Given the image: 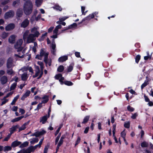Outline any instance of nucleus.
<instances>
[{
  "mask_svg": "<svg viewBox=\"0 0 153 153\" xmlns=\"http://www.w3.org/2000/svg\"><path fill=\"white\" fill-rule=\"evenodd\" d=\"M33 5L31 1L27 0L23 6V10L26 15H29L32 12Z\"/></svg>",
  "mask_w": 153,
  "mask_h": 153,
  "instance_id": "f257e3e1",
  "label": "nucleus"
},
{
  "mask_svg": "<svg viewBox=\"0 0 153 153\" xmlns=\"http://www.w3.org/2000/svg\"><path fill=\"white\" fill-rule=\"evenodd\" d=\"M42 99L43 100L41 102H40L37 105V108L39 110L42 107V103H46L49 101V96L47 95H45L42 98Z\"/></svg>",
  "mask_w": 153,
  "mask_h": 153,
  "instance_id": "f03ea898",
  "label": "nucleus"
},
{
  "mask_svg": "<svg viewBox=\"0 0 153 153\" xmlns=\"http://www.w3.org/2000/svg\"><path fill=\"white\" fill-rule=\"evenodd\" d=\"M44 49H45L43 48L41 49L40 51V55L41 56H44V62L47 65L48 62V52H45L44 50Z\"/></svg>",
  "mask_w": 153,
  "mask_h": 153,
  "instance_id": "7ed1b4c3",
  "label": "nucleus"
},
{
  "mask_svg": "<svg viewBox=\"0 0 153 153\" xmlns=\"http://www.w3.org/2000/svg\"><path fill=\"white\" fill-rule=\"evenodd\" d=\"M14 15V13L13 10H9L8 11L6 12L4 15V17L5 19H8L9 18L13 17Z\"/></svg>",
  "mask_w": 153,
  "mask_h": 153,
  "instance_id": "20e7f679",
  "label": "nucleus"
},
{
  "mask_svg": "<svg viewBox=\"0 0 153 153\" xmlns=\"http://www.w3.org/2000/svg\"><path fill=\"white\" fill-rule=\"evenodd\" d=\"M46 133L45 131L44 130H42V131H37L35 132L33 134L30 135V136H34L36 137H39L40 136H42L44 135Z\"/></svg>",
  "mask_w": 153,
  "mask_h": 153,
  "instance_id": "39448f33",
  "label": "nucleus"
},
{
  "mask_svg": "<svg viewBox=\"0 0 153 153\" xmlns=\"http://www.w3.org/2000/svg\"><path fill=\"white\" fill-rule=\"evenodd\" d=\"M77 26V24L76 23H74L73 24L69 25L68 27H65L64 29L62 30L61 32L62 33H63L66 30L68 29L75 28Z\"/></svg>",
  "mask_w": 153,
  "mask_h": 153,
  "instance_id": "423d86ee",
  "label": "nucleus"
},
{
  "mask_svg": "<svg viewBox=\"0 0 153 153\" xmlns=\"http://www.w3.org/2000/svg\"><path fill=\"white\" fill-rule=\"evenodd\" d=\"M13 64V60L11 57L9 58L7 61V67L8 69H10L12 68Z\"/></svg>",
  "mask_w": 153,
  "mask_h": 153,
  "instance_id": "0eeeda50",
  "label": "nucleus"
},
{
  "mask_svg": "<svg viewBox=\"0 0 153 153\" xmlns=\"http://www.w3.org/2000/svg\"><path fill=\"white\" fill-rule=\"evenodd\" d=\"M15 27V24L13 23H10L8 24L5 27L6 31H10L13 29Z\"/></svg>",
  "mask_w": 153,
  "mask_h": 153,
  "instance_id": "6e6552de",
  "label": "nucleus"
},
{
  "mask_svg": "<svg viewBox=\"0 0 153 153\" xmlns=\"http://www.w3.org/2000/svg\"><path fill=\"white\" fill-rule=\"evenodd\" d=\"M29 24V21L27 19H25L21 23V27L24 28L27 27Z\"/></svg>",
  "mask_w": 153,
  "mask_h": 153,
  "instance_id": "1a4fd4ad",
  "label": "nucleus"
},
{
  "mask_svg": "<svg viewBox=\"0 0 153 153\" xmlns=\"http://www.w3.org/2000/svg\"><path fill=\"white\" fill-rule=\"evenodd\" d=\"M65 137L66 135L65 134L62 135L61 137L60 140L56 147H57V149H59L60 146L63 144L64 142L63 140L65 138Z\"/></svg>",
  "mask_w": 153,
  "mask_h": 153,
  "instance_id": "9d476101",
  "label": "nucleus"
},
{
  "mask_svg": "<svg viewBox=\"0 0 153 153\" xmlns=\"http://www.w3.org/2000/svg\"><path fill=\"white\" fill-rule=\"evenodd\" d=\"M21 143V142L18 141V140H16L12 143L11 146L12 147H15L20 145Z\"/></svg>",
  "mask_w": 153,
  "mask_h": 153,
  "instance_id": "9b49d317",
  "label": "nucleus"
},
{
  "mask_svg": "<svg viewBox=\"0 0 153 153\" xmlns=\"http://www.w3.org/2000/svg\"><path fill=\"white\" fill-rule=\"evenodd\" d=\"M34 36L33 34H30L27 38V42L28 43H30L33 42L34 40Z\"/></svg>",
  "mask_w": 153,
  "mask_h": 153,
  "instance_id": "f8f14e48",
  "label": "nucleus"
},
{
  "mask_svg": "<svg viewBox=\"0 0 153 153\" xmlns=\"http://www.w3.org/2000/svg\"><path fill=\"white\" fill-rule=\"evenodd\" d=\"M1 83L2 85H4L7 82V78L5 76H2L0 79Z\"/></svg>",
  "mask_w": 153,
  "mask_h": 153,
  "instance_id": "ddd939ff",
  "label": "nucleus"
},
{
  "mask_svg": "<svg viewBox=\"0 0 153 153\" xmlns=\"http://www.w3.org/2000/svg\"><path fill=\"white\" fill-rule=\"evenodd\" d=\"M23 15V11L22 9L19 8L16 11V15L18 18L21 17Z\"/></svg>",
  "mask_w": 153,
  "mask_h": 153,
  "instance_id": "4468645a",
  "label": "nucleus"
},
{
  "mask_svg": "<svg viewBox=\"0 0 153 153\" xmlns=\"http://www.w3.org/2000/svg\"><path fill=\"white\" fill-rule=\"evenodd\" d=\"M16 36L15 35H13L11 36L9 38L8 41L9 42L12 44H13L15 42Z\"/></svg>",
  "mask_w": 153,
  "mask_h": 153,
  "instance_id": "2eb2a0df",
  "label": "nucleus"
},
{
  "mask_svg": "<svg viewBox=\"0 0 153 153\" xmlns=\"http://www.w3.org/2000/svg\"><path fill=\"white\" fill-rule=\"evenodd\" d=\"M68 59V56H63L59 58L58 61L60 62H63Z\"/></svg>",
  "mask_w": 153,
  "mask_h": 153,
  "instance_id": "dca6fc26",
  "label": "nucleus"
},
{
  "mask_svg": "<svg viewBox=\"0 0 153 153\" xmlns=\"http://www.w3.org/2000/svg\"><path fill=\"white\" fill-rule=\"evenodd\" d=\"M47 115L44 116L43 117H41L40 119V122H42V124H45L48 119Z\"/></svg>",
  "mask_w": 153,
  "mask_h": 153,
  "instance_id": "f3484780",
  "label": "nucleus"
},
{
  "mask_svg": "<svg viewBox=\"0 0 153 153\" xmlns=\"http://www.w3.org/2000/svg\"><path fill=\"white\" fill-rule=\"evenodd\" d=\"M146 80L141 85V88L142 89H143L145 87L149 84V80L148 76L146 77Z\"/></svg>",
  "mask_w": 153,
  "mask_h": 153,
  "instance_id": "a211bd4d",
  "label": "nucleus"
},
{
  "mask_svg": "<svg viewBox=\"0 0 153 153\" xmlns=\"http://www.w3.org/2000/svg\"><path fill=\"white\" fill-rule=\"evenodd\" d=\"M91 14H90L88 16L85 17V18L83 19V21H84L85 23H86L85 25L88 23V21L91 19L93 18H91Z\"/></svg>",
  "mask_w": 153,
  "mask_h": 153,
  "instance_id": "6ab92c4d",
  "label": "nucleus"
},
{
  "mask_svg": "<svg viewBox=\"0 0 153 153\" xmlns=\"http://www.w3.org/2000/svg\"><path fill=\"white\" fill-rule=\"evenodd\" d=\"M19 125H16L15 126H13L11 128V129L10 130V133L11 134H13L14 132L16 131V129L19 128Z\"/></svg>",
  "mask_w": 153,
  "mask_h": 153,
  "instance_id": "aec40b11",
  "label": "nucleus"
},
{
  "mask_svg": "<svg viewBox=\"0 0 153 153\" xmlns=\"http://www.w3.org/2000/svg\"><path fill=\"white\" fill-rule=\"evenodd\" d=\"M24 117L23 115L21 116L20 117L16 118L15 119H13L11 121V122L13 123H14L16 122L19 121L21 120L22 118Z\"/></svg>",
  "mask_w": 153,
  "mask_h": 153,
  "instance_id": "412c9836",
  "label": "nucleus"
},
{
  "mask_svg": "<svg viewBox=\"0 0 153 153\" xmlns=\"http://www.w3.org/2000/svg\"><path fill=\"white\" fill-rule=\"evenodd\" d=\"M28 78L27 73H24L21 75L22 80L23 81H26Z\"/></svg>",
  "mask_w": 153,
  "mask_h": 153,
  "instance_id": "4be33fe9",
  "label": "nucleus"
},
{
  "mask_svg": "<svg viewBox=\"0 0 153 153\" xmlns=\"http://www.w3.org/2000/svg\"><path fill=\"white\" fill-rule=\"evenodd\" d=\"M20 4V0H16L13 1L12 6L14 7H16L19 6Z\"/></svg>",
  "mask_w": 153,
  "mask_h": 153,
  "instance_id": "5701e85b",
  "label": "nucleus"
},
{
  "mask_svg": "<svg viewBox=\"0 0 153 153\" xmlns=\"http://www.w3.org/2000/svg\"><path fill=\"white\" fill-rule=\"evenodd\" d=\"M29 142L27 141L24 142L22 144H21L19 146V147L21 148L27 147L28 145Z\"/></svg>",
  "mask_w": 153,
  "mask_h": 153,
  "instance_id": "b1692460",
  "label": "nucleus"
},
{
  "mask_svg": "<svg viewBox=\"0 0 153 153\" xmlns=\"http://www.w3.org/2000/svg\"><path fill=\"white\" fill-rule=\"evenodd\" d=\"M74 65V63L71 64L68 67L67 69V72H71L73 69V66Z\"/></svg>",
  "mask_w": 153,
  "mask_h": 153,
  "instance_id": "393cba45",
  "label": "nucleus"
},
{
  "mask_svg": "<svg viewBox=\"0 0 153 153\" xmlns=\"http://www.w3.org/2000/svg\"><path fill=\"white\" fill-rule=\"evenodd\" d=\"M90 118V116L88 115L86 116L84 118L83 121L82 122V124H86Z\"/></svg>",
  "mask_w": 153,
  "mask_h": 153,
  "instance_id": "a878e982",
  "label": "nucleus"
},
{
  "mask_svg": "<svg viewBox=\"0 0 153 153\" xmlns=\"http://www.w3.org/2000/svg\"><path fill=\"white\" fill-rule=\"evenodd\" d=\"M19 97V95H18L16 97H15L13 100L12 102L10 103V104L12 105H14L15 104L16 102L18 100Z\"/></svg>",
  "mask_w": 153,
  "mask_h": 153,
  "instance_id": "bb28decb",
  "label": "nucleus"
},
{
  "mask_svg": "<svg viewBox=\"0 0 153 153\" xmlns=\"http://www.w3.org/2000/svg\"><path fill=\"white\" fill-rule=\"evenodd\" d=\"M9 2V0H5L2 1L1 2V4H0V7H2L3 6L5 5L8 4Z\"/></svg>",
  "mask_w": 153,
  "mask_h": 153,
  "instance_id": "cd10ccee",
  "label": "nucleus"
},
{
  "mask_svg": "<svg viewBox=\"0 0 153 153\" xmlns=\"http://www.w3.org/2000/svg\"><path fill=\"white\" fill-rule=\"evenodd\" d=\"M8 33L4 32L2 33L1 36V37L3 39H5L8 36Z\"/></svg>",
  "mask_w": 153,
  "mask_h": 153,
  "instance_id": "c85d7f7f",
  "label": "nucleus"
},
{
  "mask_svg": "<svg viewBox=\"0 0 153 153\" xmlns=\"http://www.w3.org/2000/svg\"><path fill=\"white\" fill-rule=\"evenodd\" d=\"M39 140V139L37 138H33L32 140L30 141L31 144H33L35 143H37Z\"/></svg>",
  "mask_w": 153,
  "mask_h": 153,
  "instance_id": "c756f323",
  "label": "nucleus"
},
{
  "mask_svg": "<svg viewBox=\"0 0 153 153\" xmlns=\"http://www.w3.org/2000/svg\"><path fill=\"white\" fill-rule=\"evenodd\" d=\"M64 68L62 65H60L59 66L57 69V71L59 72H62L64 70Z\"/></svg>",
  "mask_w": 153,
  "mask_h": 153,
  "instance_id": "7c9ffc66",
  "label": "nucleus"
},
{
  "mask_svg": "<svg viewBox=\"0 0 153 153\" xmlns=\"http://www.w3.org/2000/svg\"><path fill=\"white\" fill-rule=\"evenodd\" d=\"M43 0H36V4L37 7H39L42 4Z\"/></svg>",
  "mask_w": 153,
  "mask_h": 153,
  "instance_id": "2f4dec72",
  "label": "nucleus"
},
{
  "mask_svg": "<svg viewBox=\"0 0 153 153\" xmlns=\"http://www.w3.org/2000/svg\"><path fill=\"white\" fill-rule=\"evenodd\" d=\"M53 8L54 9H56L57 10H59L60 11L62 10V8L58 4L55 5L53 7Z\"/></svg>",
  "mask_w": 153,
  "mask_h": 153,
  "instance_id": "473e14b6",
  "label": "nucleus"
},
{
  "mask_svg": "<svg viewBox=\"0 0 153 153\" xmlns=\"http://www.w3.org/2000/svg\"><path fill=\"white\" fill-rule=\"evenodd\" d=\"M11 147L10 146H6L4 147L3 150L4 152H7L12 149Z\"/></svg>",
  "mask_w": 153,
  "mask_h": 153,
  "instance_id": "72a5a7b5",
  "label": "nucleus"
},
{
  "mask_svg": "<svg viewBox=\"0 0 153 153\" xmlns=\"http://www.w3.org/2000/svg\"><path fill=\"white\" fill-rule=\"evenodd\" d=\"M64 84L68 86H71L73 85V83L70 81H65Z\"/></svg>",
  "mask_w": 153,
  "mask_h": 153,
  "instance_id": "f704fd0d",
  "label": "nucleus"
},
{
  "mask_svg": "<svg viewBox=\"0 0 153 153\" xmlns=\"http://www.w3.org/2000/svg\"><path fill=\"white\" fill-rule=\"evenodd\" d=\"M17 85V83L16 82H14L11 85L10 89V90H13L15 89Z\"/></svg>",
  "mask_w": 153,
  "mask_h": 153,
  "instance_id": "c9c22d12",
  "label": "nucleus"
},
{
  "mask_svg": "<svg viewBox=\"0 0 153 153\" xmlns=\"http://www.w3.org/2000/svg\"><path fill=\"white\" fill-rule=\"evenodd\" d=\"M148 144L145 141H143L141 143V146L143 148L147 147L148 146Z\"/></svg>",
  "mask_w": 153,
  "mask_h": 153,
  "instance_id": "e433bc0d",
  "label": "nucleus"
},
{
  "mask_svg": "<svg viewBox=\"0 0 153 153\" xmlns=\"http://www.w3.org/2000/svg\"><path fill=\"white\" fill-rule=\"evenodd\" d=\"M141 56L140 55H137L135 57V62L137 63H138L140 60V59Z\"/></svg>",
  "mask_w": 153,
  "mask_h": 153,
  "instance_id": "4c0bfd02",
  "label": "nucleus"
},
{
  "mask_svg": "<svg viewBox=\"0 0 153 153\" xmlns=\"http://www.w3.org/2000/svg\"><path fill=\"white\" fill-rule=\"evenodd\" d=\"M15 48L16 49H17V51L20 52L22 51L23 49V48L22 47H21L20 46H19L18 45H15Z\"/></svg>",
  "mask_w": 153,
  "mask_h": 153,
  "instance_id": "58836bf2",
  "label": "nucleus"
},
{
  "mask_svg": "<svg viewBox=\"0 0 153 153\" xmlns=\"http://www.w3.org/2000/svg\"><path fill=\"white\" fill-rule=\"evenodd\" d=\"M124 126L126 128H129L130 127V123L129 121L125 122Z\"/></svg>",
  "mask_w": 153,
  "mask_h": 153,
  "instance_id": "ea45409f",
  "label": "nucleus"
},
{
  "mask_svg": "<svg viewBox=\"0 0 153 153\" xmlns=\"http://www.w3.org/2000/svg\"><path fill=\"white\" fill-rule=\"evenodd\" d=\"M127 109L130 112H133L134 110V108L131 107L130 105L127 106Z\"/></svg>",
  "mask_w": 153,
  "mask_h": 153,
  "instance_id": "a19ab883",
  "label": "nucleus"
},
{
  "mask_svg": "<svg viewBox=\"0 0 153 153\" xmlns=\"http://www.w3.org/2000/svg\"><path fill=\"white\" fill-rule=\"evenodd\" d=\"M61 133H59L58 134V136H57V137H56V140H55V145H56L57 143L58 142V141L59 140V139L61 136Z\"/></svg>",
  "mask_w": 153,
  "mask_h": 153,
  "instance_id": "79ce46f5",
  "label": "nucleus"
},
{
  "mask_svg": "<svg viewBox=\"0 0 153 153\" xmlns=\"http://www.w3.org/2000/svg\"><path fill=\"white\" fill-rule=\"evenodd\" d=\"M1 100H3V101L1 103L0 105L1 106H2L3 105L5 104L8 101V100L7 99H6V98L4 99V97Z\"/></svg>",
  "mask_w": 153,
  "mask_h": 153,
  "instance_id": "37998d69",
  "label": "nucleus"
},
{
  "mask_svg": "<svg viewBox=\"0 0 153 153\" xmlns=\"http://www.w3.org/2000/svg\"><path fill=\"white\" fill-rule=\"evenodd\" d=\"M62 76V74H56L55 76V78L56 79L58 80Z\"/></svg>",
  "mask_w": 153,
  "mask_h": 153,
  "instance_id": "c03bdc74",
  "label": "nucleus"
},
{
  "mask_svg": "<svg viewBox=\"0 0 153 153\" xmlns=\"http://www.w3.org/2000/svg\"><path fill=\"white\" fill-rule=\"evenodd\" d=\"M98 14V12H95L91 14V18H94V17L95 16L97 17H98V16H97V15Z\"/></svg>",
  "mask_w": 153,
  "mask_h": 153,
  "instance_id": "a18cd8bd",
  "label": "nucleus"
},
{
  "mask_svg": "<svg viewBox=\"0 0 153 153\" xmlns=\"http://www.w3.org/2000/svg\"><path fill=\"white\" fill-rule=\"evenodd\" d=\"M85 7L84 6H81V11L82 15H85L86 13L87 12V11L84 12Z\"/></svg>",
  "mask_w": 153,
  "mask_h": 153,
  "instance_id": "49530a36",
  "label": "nucleus"
},
{
  "mask_svg": "<svg viewBox=\"0 0 153 153\" xmlns=\"http://www.w3.org/2000/svg\"><path fill=\"white\" fill-rule=\"evenodd\" d=\"M69 18L68 16H64L62 18H59V21L60 22H63L65 21L66 19Z\"/></svg>",
  "mask_w": 153,
  "mask_h": 153,
  "instance_id": "de8ad7c7",
  "label": "nucleus"
},
{
  "mask_svg": "<svg viewBox=\"0 0 153 153\" xmlns=\"http://www.w3.org/2000/svg\"><path fill=\"white\" fill-rule=\"evenodd\" d=\"M121 136L123 139L126 138V133L125 132V130L121 133Z\"/></svg>",
  "mask_w": 153,
  "mask_h": 153,
  "instance_id": "09e8293b",
  "label": "nucleus"
},
{
  "mask_svg": "<svg viewBox=\"0 0 153 153\" xmlns=\"http://www.w3.org/2000/svg\"><path fill=\"white\" fill-rule=\"evenodd\" d=\"M28 148L30 153L32 152H33L35 150L33 147V146H30Z\"/></svg>",
  "mask_w": 153,
  "mask_h": 153,
  "instance_id": "8fccbe9b",
  "label": "nucleus"
},
{
  "mask_svg": "<svg viewBox=\"0 0 153 153\" xmlns=\"http://www.w3.org/2000/svg\"><path fill=\"white\" fill-rule=\"evenodd\" d=\"M7 73L8 75H12L13 73V69H11L10 70H7Z\"/></svg>",
  "mask_w": 153,
  "mask_h": 153,
  "instance_id": "3c124183",
  "label": "nucleus"
},
{
  "mask_svg": "<svg viewBox=\"0 0 153 153\" xmlns=\"http://www.w3.org/2000/svg\"><path fill=\"white\" fill-rule=\"evenodd\" d=\"M152 56V53L151 54L150 56H144V59L145 60H147L149 59H151Z\"/></svg>",
  "mask_w": 153,
  "mask_h": 153,
  "instance_id": "603ef678",
  "label": "nucleus"
},
{
  "mask_svg": "<svg viewBox=\"0 0 153 153\" xmlns=\"http://www.w3.org/2000/svg\"><path fill=\"white\" fill-rule=\"evenodd\" d=\"M20 53H19L18 54H15V56H16V57H19V58H23L24 57V55L23 54L22 55V56H20Z\"/></svg>",
  "mask_w": 153,
  "mask_h": 153,
  "instance_id": "864d4df0",
  "label": "nucleus"
},
{
  "mask_svg": "<svg viewBox=\"0 0 153 153\" xmlns=\"http://www.w3.org/2000/svg\"><path fill=\"white\" fill-rule=\"evenodd\" d=\"M64 78L62 76V77H61L59 79V81L60 82L61 85L64 84V81H63V80H64Z\"/></svg>",
  "mask_w": 153,
  "mask_h": 153,
  "instance_id": "5fc2aeb1",
  "label": "nucleus"
},
{
  "mask_svg": "<svg viewBox=\"0 0 153 153\" xmlns=\"http://www.w3.org/2000/svg\"><path fill=\"white\" fill-rule=\"evenodd\" d=\"M33 34L34 37H38L40 33L37 30L35 33H34V34Z\"/></svg>",
  "mask_w": 153,
  "mask_h": 153,
  "instance_id": "6e6d98bb",
  "label": "nucleus"
},
{
  "mask_svg": "<svg viewBox=\"0 0 153 153\" xmlns=\"http://www.w3.org/2000/svg\"><path fill=\"white\" fill-rule=\"evenodd\" d=\"M81 139L80 137H78L77 138L75 144V146H76L80 142Z\"/></svg>",
  "mask_w": 153,
  "mask_h": 153,
  "instance_id": "4d7b16f0",
  "label": "nucleus"
},
{
  "mask_svg": "<svg viewBox=\"0 0 153 153\" xmlns=\"http://www.w3.org/2000/svg\"><path fill=\"white\" fill-rule=\"evenodd\" d=\"M40 71H36L35 74L34 75H33V78H35L38 76L39 75V74L40 73Z\"/></svg>",
  "mask_w": 153,
  "mask_h": 153,
  "instance_id": "13d9d810",
  "label": "nucleus"
},
{
  "mask_svg": "<svg viewBox=\"0 0 153 153\" xmlns=\"http://www.w3.org/2000/svg\"><path fill=\"white\" fill-rule=\"evenodd\" d=\"M26 128V127L25 126H23L22 125L21 127L19 128V132L22 130H24Z\"/></svg>",
  "mask_w": 153,
  "mask_h": 153,
  "instance_id": "bf43d9fd",
  "label": "nucleus"
},
{
  "mask_svg": "<svg viewBox=\"0 0 153 153\" xmlns=\"http://www.w3.org/2000/svg\"><path fill=\"white\" fill-rule=\"evenodd\" d=\"M61 128V127H59L58 128L57 130H56V132L55 133V136H56L58 134V133H59V131H60V130Z\"/></svg>",
  "mask_w": 153,
  "mask_h": 153,
  "instance_id": "052dcab7",
  "label": "nucleus"
},
{
  "mask_svg": "<svg viewBox=\"0 0 153 153\" xmlns=\"http://www.w3.org/2000/svg\"><path fill=\"white\" fill-rule=\"evenodd\" d=\"M23 153H30L28 148L25 149H23Z\"/></svg>",
  "mask_w": 153,
  "mask_h": 153,
  "instance_id": "680f3d73",
  "label": "nucleus"
},
{
  "mask_svg": "<svg viewBox=\"0 0 153 153\" xmlns=\"http://www.w3.org/2000/svg\"><path fill=\"white\" fill-rule=\"evenodd\" d=\"M137 113H135L131 116V118L133 119H135L137 117Z\"/></svg>",
  "mask_w": 153,
  "mask_h": 153,
  "instance_id": "e2e57ef3",
  "label": "nucleus"
},
{
  "mask_svg": "<svg viewBox=\"0 0 153 153\" xmlns=\"http://www.w3.org/2000/svg\"><path fill=\"white\" fill-rule=\"evenodd\" d=\"M4 63V60L2 59H0V67L2 66Z\"/></svg>",
  "mask_w": 153,
  "mask_h": 153,
  "instance_id": "0e129e2a",
  "label": "nucleus"
},
{
  "mask_svg": "<svg viewBox=\"0 0 153 153\" xmlns=\"http://www.w3.org/2000/svg\"><path fill=\"white\" fill-rule=\"evenodd\" d=\"M129 92L131 94H134V95H137V93L132 89H131L129 90Z\"/></svg>",
  "mask_w": 153,
  "mask_h": 153,
  "instance_id": "69168bd1",
  "label": "nucleus"
},
{
  "mask_svg": "<svg viewBox=\"0 0 153 153\" xmlns=\"http://www.w3.org/2000/svg\"><path fill=\"white\" fill-rule=\"evenodd\" d=\"M19 112L21 113V114H25V111L24 109L20 108H19Z\"/></svg>",
  "mask_w": 153,
  "mask_h": 153,
  "instance_id": "338daca9",
  "label": "nucleus"
},
{
  "mask_svg": "<svg viewBox=\"0 0 153 153\" xmlns=\"http://www.w3.org/2000/svg\"><path fill=\"white\" fill-rule=\"evenodd\" d=\"M30 94V91L29 90H27L24 94L27 97L29 96Z\"/></svg>",
  "mask_w": 153,
  "mask_h": 153,
  "instance_id": "774afa93",
  "label": "nucleus"
}]
</instances>
